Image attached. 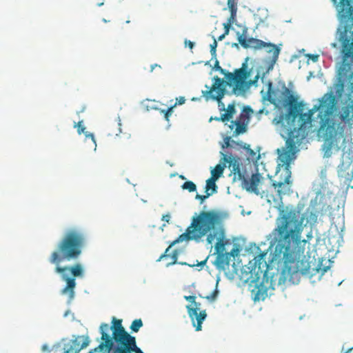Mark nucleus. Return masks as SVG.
I'll list each match as a JSON object with an SVG mask.
<instances>
[{
    "label": "nucleus",
    "instance_id": "1",
    "mask_svg": "<svg viewBox=\"0 0 353 353\" xmlns=\"http://www.w3.org/2000/svg\"><path fill=\"white\" fill-rule=\"evenodd\" d=\"M290 107L289 117H292L293 128L288 130V138L286 145L290 150L299 145L308 134V129L312 127V117L317 113L319 123L317 135L324 140L323 150L324 157L332 156V149L339 150V143L344 139L345 130L347 125H352L353 119V105L343 106L336 115V99L332 92H328L319 99V103L314 105L307 113H300L301 103L297 98L290 94L285 100Z\"/></svg>",
    "mask_w": 353,
    "mask_h": 353
},
{
    "label": "nucleus",
    "instance_id": "2",
    "mask_svg": "<svg viewBox=\"0 0 353 353\" xmlns=\"http://www.w3.org/2000/svg\"><path fill=\"white\" fill-rule=\"evenodd\" d=\"M297 213L296 210H290L283 214L272 232L276 242L273 259L283 263V274L288 276L311 274L310 262L300 260L307 243L306 240H301V233L303 220L305 219L310 223H316L319 211L310 207L301 219Z\"/></svg>",
    "mask_w": 353,
    "mask_h": 353
},
{
    "label": "nucleus",
    "instance_id": "3",
    "mask_svg": "<svg viewBox=\"0 0 353 353\" xmlns=\"http://www.w3.org/2000/svg\"><path fill=\"white\" fill-rule=\"evenodd\" d=\"M99 332L101 342L87 353H143L137 346L136 338L123 326L122 319L113 316L111 325L102 323ZM90 343V339L87 335L73 336L63 343L62 353H81Z\"/></svg>",
    "mask_w": 353,
    "mask_h": 353
},
{
    "label": "nucleus",
    "instance_id": "4",
    "mask_svg": "<svg viewBox=\"0 0 353 353\" xmlns=\"http://www.w3.org/2000/svg\"><path fill=\"white\" fill-rule=\"evenodd\" d=\"M85 243V233L78 228H70L63 234L58 242L56 250L50 257L49 262L55 265V272L61 274L66 285L62 289V294H68L70 299L74 296L75 277L83 276V268L81 263L61 267V263L70 261L79 258Z\"/></svg>",
    "mask_w": 353,
    "mask_h": 353
},
{
    "label": "nucleus",
    "instance_id": "5",
    "mask_svg": "<svg viewBox=\"0 0 353 353\" xmlns=\"http://www.w3.org/2000/svg\"><path fill=\"white\" fill-rule=\"evenodd\" d=\"M336 11L339 26L336 37L340 44L341 60L338 77L341 90L344 83L353 92V0H331Z\"/></svg>",
    "mask_w": 353,
    "mask_h": 353
},
{
    "label": "nucleus",
    "instance_id": "6",
    "mask_svg": "<svg viewBox=\"0 0 353 353\" xmlns=\"http://www.w3.org/2000/svg\"><path fill=\"white\" fill-rule=\"evenodd\" d=\"M251 75V70L248 69L247 62L242 64L241 68L236 69L234 72H228L225 74V79H221L218 76L213 77V83L211 87L205 85L208 88L202 91L203 96L206 100L212 99L218 102L219 108L221 111H225V104L221 101L223 97L228 93L226 87L232 86V90L229 94L236 96L244 95L250 87L257 82L259 74L254 80L247 81Z\"/></svg>",
    "mask_w": 353,
    "mask_h": 353
},
{
    "label": "nucleus",
    "instance_id": "7",
    "mask_svg": "<svg viewBox=\"0 0 353 353\" xmlns=\"http://www.w3.org/2000/svg\"><path fill=\"white\" fill-rule=\"evenodd\" d=\"M185 235L196 242L201 241L205 236L208 244L216 241L214 248L217 254L225 249V230L221 224V216L216 210L201 211L194 216Z\"/></svg>",
    "mask_w": 353,
    "mask_h": 353
},
{
    "label": "nucleus",
    "instance_id": "8",
    "mask_svg": "<svg viewBox=\"0 0 353 353\" xmlns=\"http://www.w3.org/2000/svg\"><path fill=\"white\" fill-rule=\"evenodd\" d=\"M279 159L280 163L278 164V167H284L283 177H281L283 174H281V179L279 181H272V187L276 190V194L275 195L272 194V199L267 200L269 203L281 201L283 196L288 194L292 192L291 187L292 181L291 180L292 172L290 170V152H285L279 156Z\"/></svg>",
    "mask_w": 353,
    "mask_h": 353
},
{
    "label": "nucleus",
    "instance_id": "9",
    "mask_svg": "<svg viewBox=\"0 0 353 353\" xmlns=\"http://www.w3.org/2000/svg\"><path fill=\"white\" fill-rule=\"evenodd\" d=\"M184 299L190 303L186 305V310L193 326L196 331H201L202 323L207 317L206 310H200L201 303L196 301L195 296H184Z\"/></svg>",
    "mask_w": 353,
    "mask_h": 353
},
{
    "label": "nucleus",
    "instance_id": "10",
    "mask_svg": "<svg viewBox=\"0 0 353 353\" xmlns=\"http://www.w3.org/2000/svg\"><path fill=\"white\" fill-rule=\"evenodd\" d=\"M264 178L260 173L252 174L251 177L248 179L245 177L242 181V186L248 192H253L256 195H260L262 198L265 197L267 200L272 199V192L268 190H261L259 188Z\"/></svg>",
    "mask_w": 353,
    "mask_h": 353
},
{
    "label": "nucleus",
    "instance_id": "11",
    "mask_svg": "<svg viewBox=\"0 0 353 353\" xmlns=\"http://www.w3.org/2000/svg\"><path fill=\"white\" fill-rule=\"evenodd\" d=\"M252 112V110L250 107H245L243 112L234 121H231V124L229 128L233 130L235 126V130L233 132L232 136L237 137L241 134H243L247 131L248 125L250 121V113Z\"/></svg>",
    "mask_w": 353,
    "mask_h": 353
},
{
    "label": "nucleus",
    "instance_id": "12",
    "mask_svg": "<svg viewBox=\"0 0 353 353\" xmlns=\"http://www.w3.org/2000/svg\"><path fill=\"white\" fill-rule=\"evenodd\" d=\"M248 29L244 28L243 30L242 34L239 35L238 37V41L239 43L243 46L244 48H254L255 50H260L263 48V41L261 39H258L256 38H246V33H247Z\"/></svg>",
    "mask_w": 353,
    "mask_h": 353
},
{
    "label": "nucleus",
    "instance_id": "13",
    "mask_svg": "<svg viewBox=\"0 0 353 353\" xmlns=\"http://www.w3.org/2000/svg\"><path fill=\"white\" fill-rule=\"evenodd\" d=\"M238 0H228V6L230 12V16L226 23H223L225 34H228L231 26L234 23L236 17Z\"/></svg>",
    "mask_w": 353,
    "mask_h": 353
},
{
    "label": "nucleus",
    "instance_id": "14",
    "mask_svg": "<svg viewBox=\"0 0 353 353\" xmlns=\"http://www.w3.org/2000/svg\"><path fill=\"white\" fill-rule=\"evenodd\" d=\"M185 234H186V231L184 233H183L182 234L179 235V237L177 239H176L174 241L171 242L170 243L169 246L166 248L164 253L160 256L158 261H161V260H163V259L168 258L170 256V254H169L170 249L172 246L175 245L176 244H177L180 242H183L184 241H192V239H189L188 236H186Z\"/></svg>",
    "mask_w": 353,
    "mask_h": 353
},
{
    "label": "nucleus",
    "instance_id": "15",
    "mask_svg": "<svg viewBox=\"0 0 353 353\" xmlns=\"http://www.w3.org/2000/svg\"><path fill=\"white\" fill-rule=\"evenodd\" d=\"M263 48H264L268 53L272 54L271 61L273 63H275L278 59L280 53V48L272 43L263 41Z\"/></svg>",
    "mask_w": 353,
    "mask_h": 353
},
{
    "label": "nucleus",
    "instance_id": "16",
    "mask_svg": "<svg viewBox=\"0 0 353 353\" xmlns=\"http://www.w3.org/2000/svg\"><path fill=\"white\" fill-rule=\"evenodd\" d=\"M222 160L225 165L228 164V168L231 170L237 169L239 166H241V159L238 157H234L232 155L228 156L222 153Z\"/></svg>",
    "mask_w": 353,
    "mask_h": 353
},
{
    "label": "nucleus",
    "instance_id": "17",
    "mask_svg": "<svg viewBox=\"0 0 353 353\" xmlns=\"http://www.w3.org/2000/svg\"><path fill=\"white\" fill-rule=\"evenodd\" d=\"M225 112L222 114L219 120H221L222 122L230 121L236 113L235 103L232 102L230 103L227 108L225 110Z\"/></svg>",
    "mask_w": 353,
    "mask_h": 353
},
{
    "label": "nucleus",
    "instance_id": "18",
    "mask_svg": "<svg viewBox=\"0 0 353 353\" xmlns=\"http://www.w3.org/2000/svg\"><path fill=\"white\" fill-rule=\"evenodd\" d=\"M230 261V254L229 253H219L216 258L214 264L221 268H223L225 265H228Z\"/></svg>",
    "mask_w": 353,
    "mask_h": 353
},
{
    "label": "nucleus",
    "instance_id": "19",
    "mask_svg": "<svg viewBox=\"0 0 353 353\" xmlns=\"http://www.w3.org/2000/svg\"><path fill=\"white\" fill-rule=\"evenodd\" d=\"M266 253L263 252L260 253L257 256H256L254 259V268H258L259 270H261L263 267H267V263L265 261V256Z\"/></svg>",
    "mask_w": 353,
    "mask_h": 353
},
{
    "label": "nucleus",
    "instance_id": "20",
    "mask_svg": "<svg viewBox=\"0 0 353 353\" xmlns=\"http://www.w3.org/2000/svg\"><path fill=\"white\" fill-rule=\"evenodd\" d=\"M74 127L77 128V132L79 134L83 133L86 138H90L93 141L94 145H96V141L94 139V136L92 133H90L88 132H85V128L83 125V121H79L77 124L74 125Z\"/></svg>",
    "mask_w": 353,
    "mask_h": 353
},
{
    "label": "nucleus",
    "instance_id": "21",
    "mask_svg": "<svg viewBox=\"0 0 353 353\" xmlns=\"http://www.w3.org/2000/svg\"><path fill=\"white\" fill-rule=\"evenodd\" d=\"M225 166L226 165H225L224 163L223 165H216L214 167V168L211 171V178L217 180L222 175Z\"/></svg>",
    "mask_w": 353,
    "mask_h": 353
},
{
    "label": "nucleus",
    "instance_id": "22",
    "mask_svg": "<svg viewBox=\"0 0 353 353\" xmlns=\"http://www.w3.org/2000/svg\"><path fill=\"white\" fill-rule=\"evenodd\" d=\"M243 148L245 150L248 154V160L252 161H256L259 159L260 155H256V153L252 149L250 148V145L244 144Z\"/></svg>",
    "mask_w": 353,
    "mask_h": 353
},
{
    "label": "nucleus",
    "instance_id": "23",
    "mask_svg": "<svg viewBox=\"0 0 353 353\" xmlns=\"http://www.w3.org/2000/svg\"><path fill=\"white\" fill-rule=\"evenodd\" d=\"M216 180L211 177L206 181V184L205 187V193L212 192L213 194L216 192L217 186L216 185Z\"/></svg>",
    "mask_w": 353,
    "mask_h": 353
},
{
    "label": "nucleus",
    "instance_id": "24",
    "mask_svg": "<svg viewBox=\"0 0 353 353\" xmlns=\"http://www.w3.org/2000/svg\"><path fill=\"white\" fill-rule=\"evenodd\" d=\"M231 174L234 175L233 181H243L245 177L244 174L241 170L240 166L237 168V169L231 170Z\"/></svg>",
    "mask_w": 353,
    "mask_h": 353
},
{
    "label": "nucleus",
    "instance_id": "25",
    "mask_svg": "<svg viewBox=\"0 0 353 353\" xmlns=\"http://www.w3.org/2000/svg\"><path fill=\"white\" fill-rule=\"evenodd\" d=\"M252 292L254 293V301L264 300L267 295L266 290H261L259 288L253 290Z\"/></svg>",
    "mask_w": 353,
    "mask_h": 353
},
{
    "label": "nucleus",
    "instance_id": "26",
    "mask_svg": "<svg viewBox=\"0 0 353 353\" xmlns=\"http://www.w3.org/2000/svg\"><path fill=\"white\" fill-rule=\"evenodd\" d=\"M143 326V322L141 319L134 320L130 327L132 332H137Z\"/></svg>",
    "mask_w": 353,
    "mask_h": 353
},
{
    "label": "nucleus",
    "instance_id": "27",
    "mask_svg": "<svg viewBox=\"0 0 353 353\" xmlns=\"http://www.w3.org/2000/svg\"><path fill=\"white\" fill-rule=\"evenodd\" d=\"M176 106V103H175L173 105L170 106L167 110H160V112L163 114L164 118L167 121H169L170 117L173 112V109Z\"/></svg>",
    "mask_w": 353,
    "mask_h": 353
},
{
    "label": "nucleus",
    "instance_id": "28",
    "mask_svg": "<svg viewBox=\"0 0 353 353\" xmlns=\"http://www.w3.org/2000/svg\"><path fill=\"white\" fill-rule=\"evenodd\" d=\"M182 188L183 190H188L190 192H194L196 190V186L192 181H185L182 185Z\"/></svg>",
    "mask_w": 353,
    "mask_h": 353
},
{
    "label": "nucleus",
    "instance_id": "29",
    "mask_svg": "<svg viewBox=\"0 0 353 353\" xmlns=\"http://www.w3.org/2000/svg\"><path fill=\"white\" fill-rule=\"evenodd\" d=\"M218 294H219V290H218L217 286H216V288L214 289V290L212 292V293L210 295H208L206 296H202V298L207 299L210 302H213L216 299ZM200 296L201 297V296Z\"/></svg>",
    "mask_w": 353,
    "mask_h": 353
},
{
    "label": "nucleus",
    "instance_id": "30",
    "mask_svg": "<svg viewBox=\"0 0 353 353\" xmlns=\"http://www.w3.org/2000/svg\"><path fill=\"white\" fill-rule=\"evenodd\" d=\"M171 259V261L167 263V266H170L171 265L176 264L177 263V258H178V252L177 250H174L172 254H170V256Z\"/></svg>",
    "mask_w": 353,
    "mask_h": 353
},
{
    "label": "nucleus",
    "instance_id": "31",
    "mask_svg": "<svg viewBox=\"0 0 353 353\" xmlns=\"http://www.w3.org/2000/svg\"><path fill=\"white\" fill-rule=\"evenodd\" d=\"M217 47V41L214 39L212 44H210V53L212 57L216 59V48Z\"/></svg>",
    "mask_w": 353,
    "mask_h": 353
},
{
    "label": "nucleus",
    "instance_id": "32",
    "mask_svg": "<svg viewBox=\"0 0 353 353\" xmlns=\"http://www.w3.org/2000/svg\"><path fill=\"white\" fill-rule=\"evenodd\" d=\"M207 262V259L201 261L200 263H197L196 264H190L186 262H179V263L183 265H188L190 267H195V266H201L203 267Z\"/></svg>",
    "mask_w": 353,
    "mask_h": 353
},
{
    "label": "nucleus",
    "instance_id": "33",
    "mask_svg": "<svg viewBox=\"0 0 353 353\" xmlns=\"http://www.w3.org/2000/svg\"><path fill=\"white\" fill-rule=\"evenodd\" d=\"M214 69L216 71H219L221 73L223 74L225 76V74H227L228 72H225V70H223L220 65L219 61L216 59Z\"/></svg>",
    "mask_w": 353,
    "mask_h": 353
},
{
    "label": "nucleus",
    "instance_id": "34",
    "mask_svg": "<svg viewBox=\"0 0 353 353\" xmlns=\"http://www.w3.org/2000/svg\"><path fill=\"white\" fill-rule=\"evenodd\" d=\"M212 194V192L206 193L205 195H201L197 194L195 196L196 199L200 200L201 203H202L207 198Z\"/></svg>",
    "mask_w": 353,
    "mask_h": 353
},
{
    "label": "nucleus",
    "instance_id": "35",
    "mask_svg": "<svg viewBox=\"0 0 353 353\" xmlns=\"http://www.w3.org/2000/svg\"><path fill=\"white\" fill-rule=\"evenodd\" d=\"M328 268V267L321 268L320 265H318L314 269L316 270V272H320L321 275H323L325 272H327Z\"/></svg>",
    "mask_w": 353,
    "mask_h": 353
},
{
    "label": "nucleus",
    "instance_id": "36",
    "mask_svg": "<svg viewBox=\"0 0 353 353\" xmlns=\"http://www.w3.org/2000/svg\"><path fill=\"white\" fill-rule=\"evenodd\" d=\"M239 250L238 248H233L230 252H228L230 254V257L231 256H233L234 257L235 256H236L239 253Z\"/></svg>",
    "mask_w": 353,
    "mask_h": 353
},
{
    "label": "nucleus",
    "instance_id": "37",
    "mask_svg": "<svg viewBox=\"0 0 353 353\" xmlns=\"http://www.w3.org/2000/svg\"><path fill=\"white\" fill-rule=\"evenodd\" d=\"M310 59H311L314 62H316L319 59L318 54H308L307 55Z\"/></svg>",
    "mask_w": 353,
    "mask_h": 353
},
{
    "label": "nucleus",
    "instance_id": "38",
    "mask_svg": "<svg viewBox=\"0 0 353 353\" xmlns=\"http://www.w3.org/2000/svg\"><path fill=\"white\" fill-rule=\"evenodd\" d=\"M177 100V102L176 103V105L179 104V105H182L185 103V99L183 97H180L179 99H176Z\"/></svg>",
    "mask_w": 353,
    "mask_h": 353
},
{
    "label": "nucleus",
    "instance_id": "39",
    "mask_svg": "<svg viewBox=\"0 0 353 353\" xmlns=\"http://www.w3.org/2000/svg\"><path fill=\"white\" fill-rule=\"evenodd\" d=\"M170 214H165L162 216V220L168 223L170 221Z\"/></svg>",
    "mask_w": 353,
    "mask_h": 353
},
{
    "label": "nucleus",
    "instance_id": "40",
    "mask_svg": "<svg viewBox=\"0 0 353 353\" xmlns=\"http://www.w3.org/2000/svg\"><path fill=\"white\" fill-rule=\"evenodd\" d=\"M155 68H161V65L157 64V63H154V64H152L150 65V72H153V70H154Z\"/></svg>",
    "mask_w": 353,
    "mask_h": 353
},
{
    "label": "nucleus",
    "instance_id": "41",
    "mask_svg": "<svg viewBox=\"0 0 353 353\" xmlns=\"http://www.w3.org/2000/svg\"><path fill=\"white\" fill-rule=\"evenodd\" d=\"M234 144H235L236 145H238V146H240L241 148H243V146L244 144H246L245 143H243L242 141H239V142H236V141H232Z\"/></svg>",
    "mask_w": 353,
    "mask_h": 353
},
{
    "label": "nucleus",
    "instance_id": "42",
    "mask_svg": "<svg viewBox=\"0 0 353 353\" xmlns=\"http://www.w3.org/2000/svg\"><path fill=\"white\" fill-rule=\"evenodd\" d=\"M230 137H227L224 141L225 146L227 148L230 146Z\"/></svg>",
    "mask_w": 353,
    "mask_h": 353
},
{
    "label": "nucleus",
    "instance_id": "43",
    "mask_svg": "<svg viewBox=\"0 0 353 353\" xmlns=\"http://www.w3.org/2000/svg\"><path fill=\"white\" fill-rule=\"evenodd\" d=\"M185 43L188 44V47L192 49L194 47V43L191 41H185Z\"/></svg>",
    "mask_w": 353,
    "mask_h": 353
},
{
    "label": "nucleus",
    "instance_id": "44",
    "mask_svg": "<svg viewBox=\"0 0 353 353\" xmlns=\"http://www.w3.org/2000/svg\"><path fill=\"white\" fill-rule=\"evenodd\" d=\"M271 86H272V83H269V88H268V95L269 98L271 97Z\"/></svg>",
    "mask_w": 353,
    "mask_h": 353
},
{
    "label": "nucleus",
    "instance_id": "45",
    "mask_svg": "<svg viewBox=\"0 0 353 353\" xmlns=\"http://www.w3.org/2000/svg\"><path fill=\"white\" fill-rule=\"evenodd\" d=\"M227 34H225V32H223L221 35H220L219 37H218V41H222L226 36Z\"/></svg>",
    "mask_w": 353,
    "mask_h": 353
},
{
    "label": "nucleus",
    "instance_id": "46",
    "mask_svg": "<svg viewBox=\"0 0 353 353\" xmlns=\"http://www.w3.org/2000/svg\"><path fill=\"white\" fill-rule=\"evenodd\" d=\"M353 350V347H351V348H349L348 350H347L346 351H345L344 353H350L352 352V350Z\"/></svg>",
    "mask_w": 353,
    "mask_h": 353
},
{
    "label": "nucleus",
    "instance_id": "47",
    "mask_svg": "<svg viewBox=\"0 0 353 353\" xmlns=\"http://www.w3.org/2000/svg\"><path fill=\"white\" fill-rule=\"evenodd\" d=\"M331 46L334 48H337V44L336 43H332L331 44Z\"/></svg>",
    "mask_w": 353,
    "mask_h": 353
},
{
    "label": "nucleus",
    "instance_id": "48",
    "mask_svg": "<svg viewBox=\"0 0 353 353\" xmlns=\"http://www.w3.org/2000/svg\"><path fill=\"white\" fill-rule=\"evenodd\" d=\"M219 118H220V117H215L214 119V120H216V121H219Z\"/></svg>",
    "mask_w": 353,
    "mask_h": 353
},
{
    "label": "nucleus",
    "instance_id": "49",
    "mask_svg": "<svg viewBox=\"0 0 353 353\" xmlns=\"http://www.w3.org/2000/svg\"><path fill=\"white\" fill-rule=\"evenodd\" d=\"M130 23V20H127V21H125V23Z\"/></svg>",
    "mask_w": 353,
    "mask_h": 353
},
{
    "label": "nucleus",
    "instance_id": "50",
    "mask_svg": "<svg viewBox=\"0 0 353 353\" xmlns=\"http://www.w3.org/2000/svg\"><path fill=\"white\" fill-rule=\"evenodd\" d=\"M103 4V3H99V4H98V6H102Z\"/></svg>",
    "mask_w": 353,
    "mask_h": 353
}]
</instances>
